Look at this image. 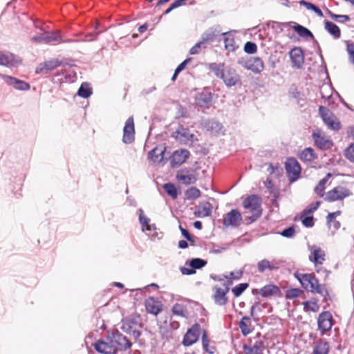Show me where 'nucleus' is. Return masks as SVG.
<instances>
[{
	"label": "nucleus",
	"instance_id": "22",
	"mask_svg": "<svg viewBox=\"0 0 354 354\" xmlns=\"http://www.w3.org/2000/svg\"><path fill=\"white\" fill-rule=\"evenodd\" d=\"M212 205L208 201H202L195 207L194 215L196 217L204 218L211 215Z\"/></svg>",
	"mask_w": 354,
	"mask_h": 354
},
{
	"label": "nucleus",
	"instance_id": "47",
	"mask_svg": "<svg viewBox=\"0 0 354 354\" xmlns=\"http://www.w3.org/2000/svg\"><path fill=\"white\" fill-rule=\"evenodd\" d=\"M328 15L330 18L339 23H345L350 21V17L346 15H336L328 10Z\"/></svg>",
	"mask_w": 354,
	"mask_h": 354
},
{
	"label": "nucleus",
	"instance_id": "54",
	"mask_svg": "<svg viewBox=\"0 0 354 354\" xmlns=\"http://www.w3.org/2000/svg\"><path fill=\"white\" fill-rule=\"evenodd\" d=\"M300 218L301 220L302 224L306 227H311L314 225V218L313 216H303L301 218V215L300 216Z\"/></svg>",
	"mask_w": 354,
	"mask_h": 354
},
{
	"label": "nucleus",
	"instance_id": "38",
	"mask_svg": "<svg viewBox=\"0 0 354 354\" xmlns=\"http://www.w3.org/2000/svg\"><path fill=\"white\" fill-rule=\"evenodd\" d=\"M202 344L204 351L209 354H214L216 352V347L209 346V339L206 330L203 331Z\"/></svg>",
	"mask_w": 354,
	"mask_h": 354
},
{
	"label": "nucleus",
	"instance_id": "16",
	"mask_svg": "<svg viewBox=\"0 0 354 354\" xmlns=\"http://www.w3.org/2000/svg\"><path fill=\"white\" fill-rule=\"evenodd\" d=\"M135 139V127L133 117H129L126 122L123 129V138L122 140L124 143H131Z\"/></svg>",
	"mask_w": 354,
	"mask_h": 354
},
{
	"label": "nucleus",
	"instance_id": "11",
	"mask_svg": "<svg viewBox=\"0 0 354 354\" xmlns=\"http://www.w3.org/2000/svg\"><path fill=\"white\" fill-rule=\"evenodd\" d=\"M319 329L322 333L329 331L333 325V319L329 311H324L319 314L317 319Z\"/></svg>",
	"mask_w": 354,
	"mask_h": 354
},
{
	"label": "nucleus",
	"instance_id": "34",
	"mask_svg": "<svg viewBox=\"0 0 354 354\" xmlns=\"http://www.w3.org/2000/svg\"><path fill=\"white\" fill-rule=\"evenodd\" d=\"M212 97L210 93H201L196 97V103L200 106L208 107L212 102Z\"/></svg>",
	"mask_w": 354,
	"mask_h": 354
},
{
	"label": "nucleus",
	"instance_id": "29",
	"mask_svg": "<svg viewBox=\"0 0 354 354\" xmlns=\"http://www.w3.org/2000/svg\"><path fill=\"white\" fill-rule=\"evenodd\" d=\"M165 149L155 147L148 153V159L153 163H160L164 159Z\"/></svg>",
	"mask_w": 354,
	"mask_h": 354
},
{
	"label": "nucleus",
	"instance_id": "3",
	"mask_svg": "<svg viewBox=\"0 0 354 354\" xmlns=\"http://www.w3.org/2000/svg\"><path fill=\"white\" fill-rule=\"evenodd\" d=\"M261 198L253 194L248 196L243 202V207L252 215L248 217L250 223L257 221L262 214Z\"/></svg>",
	"mask_w": 354,
	"mask_h": 354
},
{
	"label": "nucleus",
	"instance_id": "25",
	"mask_svg": "<svg viewBox=\"0 0 354 354\" xmlns=\"http://www.w3.org/2000/svg\"><path fill=\"white\" fill-rule=\"evenodd\" d=\"M145 308L147 313L157 315L162 310V304L154 298L149 297L145 301Z\"/></svg>",
	"mask_w": 354,
	"mask_h": 354
},
{
	"label": "nucleus",
	"instance_id": "49",
	"mask_svg": "<svg viewBox=\"0 0 354 354\" xmlns=\"http://www.w3.org/2000/svg\"><path fill=\"white\" fill-rule=\"evenodd\" d=\"M12 62V55L5 54L3 52H0V65L1 66H10Z\"/></svg>",
	"mask_w": 354,
	"mask_h": 354
},
{
	"label": "nucleus",
	"instance_id": "8",
	"mask_svg": "<svg viewBox=\"0 0 354 354\" xmlns=\"http://www.w3.org/2000/svg\"><path fill=\"white\" fill-rule=\"evenodd\" d=\"M285 168L290 182H294L299 178L301 169L299 163L295 158H288L285 163Z\"/></svg>",
	"mask_w": 354,
	"mask_h": 354
},
{
	"label": "nucleus",
	"instance_id": "39",
	"mask_svg": "<svg viewBox=\"0 0 354 354\" xmlns=\"http://www.w3.org/2000/svg\"><path fill=\"white\" fill-rule=\"evenodd\" d=\"M292 28L300 37L313 38V33L308 29L299 24H295Z\"/></svg>",
	"mask_w": 354,
	"mask_h": 354
},
{
	"label": "nucleus",
	"instance_id": "58",
	"mask_svg": "<svg viewBox=\"0 0 354 354\" xmlns=\"http://www.w3.org/2000/svg\"><path fill=\"white\" fill-rule=\"evenodd\" d=\"M191 60L190 58L186 59L181 64H180L178 67L176 68V73H180L182 71L186 66L187 64Z\"/></svg>",
	"mask_w": 354,
	"mask_h": 354
},
{
	"label": "nucleus",
	"instance_id": "44",
	"mask_svg": "<svg viewBox=\"0 0 354 354\" xmlns=\"http://www.w3.org/2000/svg\"><path fill=\"white\" fill-rule=\"evenodd\" d=\"M172 313L174 315L180 316L182 317H186V308L181 304H176L172 307Z\"/></svg>",
	"mask_w": 354,
	"mask_h": 354
},
{
	"label": "nucleus",
	"instance_id": "57",
	"mask_svg": "<svg viewBox=\"0 0 354 354\" xmlns=\"http://www.w3.org/2000/svg\"><path fill=\"white\" fill-rule=\"evenodd\" d=\"M295 231L294 227H288V228L283 230L281 232V234L283 236L290 238L295 234Z\"/></svg>",
	"mask_w": 354,
	"mask_h": 354
},
{
	"label": "nucleus",
	"instance_id": "42",
	"mask_svg": "<svg viewBox=\"0 0 354 354\" xmlns=\"http://www.w3.org/2000/svg\"><path fill=\"white\" fill-rule=\"evenodd\" d=\"M139 214V221L140 224L142 225V231L148 230L150 231L151 230V226L149 225L150 219L144 215V212L142 209H140Z\"/></svg>",
	"mask_w": 354,
	"mask_h": 354
},
{
	"label": "nucleus",
	"instance_id": "7",
	"mask_svg": "<svg viewBox=\"0 0 354 354\" xmlns=\"http://www.w3.org/2000/svg\"><path fill=\"white\" fill-rule=\"evenodd\" d=\"M319 113L326 124L330 129L338 131L341 128V123L338 118L333 113L330 109L325 106H319Z\"/></svg>",
	"mask_w": 354,
	"mask_h": 354
},
{
	"label": "nucleus",
	"instance_id": "14",
	"mask_svg": "<svg viewBox=\"0 0 354 354\" xmlns=\"http://www.w3.org/2000/svg\"><path fill=\"white\" fill-rule=\"evenodd\" d=\"M113 344L116 347V353L118 351H125L131 348V342L124 335L120 333H114L111 335Z\"/></svg>",
	"mask_w": 354,
	"mask_h": 354
},
{
	"label": "nucleus",
	"instance_id": "26",
	"mask_svg": "<svg viewBox=\"0 0 354 354\" xmlns=\"http://www.w3.org/2000/svg\"><path fill=\"white\" fill-rule=\"evenodd\" d=\"M39 41L45 44H59L62 42L59 32H48L39 37Z\"/></svg>",
	"mask_w": 354,
	"mask_h": 354
},
{
	"label": "nucleus",
	"instance_id": "13",
	"mask_svg": "<svg viewBox=\"0 0 354 354\" xmlns=\"http://www.w3.org/2000/svg\"><path fill=\"white\" fill-rule=\"evenodd\" d=\"M140 316L138 315H132L125 317L122 321L121 328L126 333H134L138 326H140Z\"/></svg>",
	"mask_w": 354,
	"mask_h": 354
},
{
	"label": "nucleus",
	"instance_id": "46",
	"mask_svg": "<svg viewBox=\"0 0 354 354\" xmlns=\"http://www.w3.org/2000/svg\"><path fill=\"white\" fill-rule=\"evenodd\" d=\"M92 94V90L86 84H82L78 90V95L84 98L88 97Z\"/></svg>",
	"mask_w": 354,
	"mask_h": 354
},
{
	"label": "nucleus",
	"instance_id": "31",
	"mask_svg": "<svg viewBox=\"0 0 354 354\" xmlns=\"http://www.w3.org/2000/svg\"><path fill=\"white\" fill-rule=\"evenodd\" d=\"M264 348L263 343L261 342H257L252 346H243V351L245 354H263L262 350Z\"/></svg>",
	"mask_w": 354,
	"mask_h": 354
},
{
	"label": "nucleus",
	"instance_id": "24",
	"mask_svg": "<svg viewBox=\"0 0 354 354\" xmlns=\"http://www.w3.org/2000/svg\"><path fill=\"white\" fill-rule=\"evenodd\" d=\"M1 76L5 80L8 84L13 86L16 89L26 91L30 88L29 84L24 81L8 75H1Z\"/></svg>",
	"mask_w": 354,
	"mask_h": 354
},
{
	"label": "nucleus",
	"instance_id": "51",
	"mask_svg": "<svg viewBox=\"0 0 354 354\" xmlns=\"http://www.w3.org/2000/svg\"><path fill=\"white\" fill-rule=\"evenodd\" d=\"M344 156L354 163V143L351 144L344 151Z\"/></svg>",
	"mask_w": 354,
	"mask_h": 354
},
{
	"label": "nucleus",
	"instance_id": "27",
	"mask_svg": "<svg viewBox=\"0 0 354 354\" xmlns=\"http://www.w3.org/2000/svg\"><path fill=\"white\" fill-rule=\"evenodd\" d=\"M279 268V263L274 261H269L264 259L257 263V270L260 273L264 272L266 270H274Z\"/></svg>",
	"mask_w": 354,
	"mask_h": 354
},
{
	"label": "nucleus",
	"instance_id": "37",
	"mask_svg": "<svg viewBox=\"0 0 354 354\" xmlns=\"http://www.w3.org/2000/svg\"><path fill=\"white\" fill-rule=\"evenodd\" d=\"M331 177V174L330 173L327 174L326 177L321 180H319L317 185L315 187V192L320 197L325 196L324 195V190L326 188V184L329 180V178Z\"/></svg>",
	"mask_w": 354,
	"mask_h": 354
},
{
	"label": "nucleus",
	"instance_id": "21",
	"mask_svg": "<svg viewBox=\"0 0 354 354\" xmlns=\"http://www.w3.org/2000/svg\"><path fill=\"white\" fill-rule=\"evenodd\" d=\"M189 156V151L187 149L176 150L172 155L171 165L176 167L183 164Z\"/></svg>",
	"mask_w": 354,
	"mask_h": 354
},
{
	"label": "nucleus",
	"instance_id": "45",
	"mask_svg": "<svg viewBox=\"0 0 354 354\" xmlns=\"http://www.w3.org/2000/svg\"><path fill=\"white\" fill-rule=\"evenodd\" d=\"M163 188L168 195L173 199H176L178 197V192L175 185L172 183H166L164 185Z\"/></svg>",
	"mask_w": 354,
	"mask_h": 354
},
{
	"label": "nucleus",
	"instance_id": "12",
	"mask_svg": "<svg viewBox=\"0 0 354 354\" xmlns=\"http://www.w3.org/2000/svg\"><path fill=\"white\" fill-rule=\"evenodd\" d=\"M242 221L241 214L237 209H232L229 212L223 220V224L225 227H239Z\"/></svg>",
	"mask_w": 354,
	"mask_h": 354
},
{
	"label": "nucleus",
	"instance_id": "64",
	"mask_svg": "<svg viewBox=\"0 0 354 354\" xmlns=\"http://www.w3.org/2000/svg\"><path fill=\"white\" fill-rule=\"evenodd\" d=\"M259 310V303L258 302H255L251 307V309H250V315L252 317H254V313Z\"/></svg>",
	"mask_w": 354,
	"mask_h": 354
},
{
	"label": "nucleus",
	"instance_id": "48",
	"mask_svg": "<svg viewBox=\"0 0 354 354\" xmlns=\"http://www.w3.org/2000/svg\"><path fill=\"white\" fill-rule=\"evenodd\" d=\"M248 287L247 283H239L232 289V292L235 297H239Z\"/></svg>",
	"mask_w": 354,
	"mask_h": 354
},
{
	"label": "nucleus",
	"instance_id": "62",
	"mask_svg": "<svg viewBox=\"0 0 354 354\" xmlns=\"http://www.w3.org/2000/svg\"><path fill=\"white\" fill-rule=\"evenodd\" d=\"M242 275V272H237L236 274L234 272H231L229 277H226V278H228L230 279H239Z\"/></svg>",
	"mask_w": 354,
	"mask_h": 354
},
{
	"label": "nucleus",
	"instance_id": "60",
	"mask_svg": "<svg viewBox=\"0 0 354 354\" xmlns=\"http://www.w3.org/2000/svg\"><path fill=\"white\" fill-rule=\"evenodd\" d=\"M180 230L181 232L182 235L187 239L190 240L191 239V235L189 233V232L184 229L181 225L179 226Z\"/></svg>",
	"mask_w": 354,
	"mask_h": 354
},
{
	"label": "nucleus",
	"instance_id": "53",
	"mask_svg": "<svg viewBox=\"0 0 354 354\" xmlns=\"http://www.w3.org/2000/svg\"><path fill=\"white\" fill-rule=\"evenodd\" d=\"M244 51L248 54H254L257 51V46L255 43L248 41L245 44Z\"/></svg>",
	"mask_w": 354,
	"mask_h": 354
},
{
	"label": "nucleus",
	"instance_id": "36",
	"mask_svg": "<svg viewBox=\"0 0 354 354\" xmlns=\"http://www.w3.org/2000/svg\"><path fill=\"white\" fill-rule=\"evenodd\" d=\"M299 158L302 161L311 162L316 158V154L312 148L308 147L304 149L299 154Z\"/></svg>",
	"mask_w": 354,
	"mask_h": 354
},
{
	"label": "nucleus",
	"instance_id": "17",
	"mask_svg": "<svg viewBox=\"0 0 354 354\" xmlns=\"http://www.w3.org/2000/svg\"><path fill=\"white\" fill-rule=\"evenodd\" d=\"M176 179L181 183L189 185L196 182L197 178L193 171L183 169L178 171Z\"/></svg>",
	"mask_w": 354,
	"mask_h": 354
},
{
	"label": "nucleus",
	"instance_id": "2",
	"mask_svg": "<svg viewBox=\"0 0 354 354\" xmlns=\"http://www.w3.org/2000/svg\"><path fill=\"white\" fill-rule=\"evenodd\" d=\"M209 69L216 77L222 79L227 86H234L240 81V77L235 70L224 68L223 64H211Z\"/></svg>",
	"mask_w": 354,
	"mask_h": 354
},
{
	"label": "nucleus",
	"instance_id": "1",
	"mask_svg": "<svg viewBox=\"0 0 354 354\" xmlns=\"http://www.w3.org/2000/svg\"><path fill=\"white\" fill-rule=\"evenodd\" d=\"M295 277L304 288L308 290L309 288V290L312 293L323 297L324 301H327L330 299L326 285L320 283L314 273H295Z\"/></svg>",
	"mask_w": 354,
	"mask_h": 354
},
{
	"label": "nucleus",
	"instance_id": "18",
	"mask_svg": "<svg viewBox=\"0 0 354 354\" xmlns=\"http://www.w3.org/2000/svg\"><path fill=\"white\" fill-rule=\"evenodd\" d=\"M312 136L315 145L321 149H328L333 146L332 140L324 136L320 130L314 131Z\"/></svg>",
	"mask_w": 354,
	"mask_h": 354
},
{
	"label": "nucleus",
	"instance_id": "4",
	"mask_svg": "<svg viewBox=\"0 0 354 354\" xmlns=\"http://www.w3.org/2000/svg\"><path fill=\"white\" fill-rule=\"evenodd\" d=\"M352 195L353 192L349 188L344 185H338L327 192L324 199L325 201L332 203L343 201Z\"/></svg>",
	"mask_w": 354,
	"mask_h": 354
},
{
	"label": "nucleus",
	"instance_id": "30",
	"mask_svg": "<svg viewBox=\"0 0 354 354\" xmlns=\"http://www.w3.org/2000/svg\"><path fill=\"white\" fill-rule=\"evenodd\" d=\"M341 211H336L329 213L326 216L327 223L328 227L337 230L340 228L341 224L339 221L336 220V217L341 214Z\"/></svg>",
	"mask_w": 354,
	"mask_h": 354
},
{
	"label": "nucleus",
	"instance_id": "40",
	"mask_svg": "<svg viewBox=\"0 0 354 354\" xmlns=\"http://www.w3.org/2000/svg\"><path fill=\"white\" fill-rule=\"evenodd\" d=\"M201 195V191L196 187H190L185 193V198L187 200H196Z\"/></svg>",
	"mask_w": 354,
	"mask_h": 354
},
{
	"label": "nucleus",
	"instance_id": "5",
	"mask_svg": "<svg viewBox=\"0 0 354 354\" xmlns=\"http://www.w3.org/2000/svg\"><path fill=\"white\" fill-rule=\"evenodd\" d=\"M228 285L223 282L214 285L212 288V299L218 306H225L228 301L227 296L229 292Z\"/></svg>",
	"mask_w": 354,
	"mask_h": 354
},
{
	"label": "nucleus",
	"instance_id": "6",
	"mask_svg": "<svg viewBox=\"0 0 354 354\" xmlns=\"http://www.w3.org/2000/svg\"><path fill=\"white\" fill-rule=\"evenodd\" d=\"M310 251L308 259L313 263L315 271L319 273L322 271V265L326 260V252L317 246H312Z\"/></svg>",
	"mask_w": 354,
	"mask_h": 354
},
{
	"label": "nucleus",
	"instance_id": "61",
	"mask_svg": "<svg viewBox=\"0 0 354 354\" xmlns=\"http://www.w3.org/2000/svg\"><path fill=\"white\" fill-rule=\"evenodd\" d=\"M181 272L183 274L189 275L195 273V270L192 268H181L180 269Z\"/></svg>",
	"mask_w": 354,
	"mask_h": 354
},
{
	"label": "nucleus",
	"instance_id": "28",
	"mask_svg": "<svg viewBox=\"0 0 354 354\" xmlns=\"http://www.w3.org/2000/svg\"><path fill=\"white\" fill-rule=\"evenodd\" d=\"M281 290L279 288L274 284L264 286L259 290V294L263 297H270L274 295H279Z\"/></svg>",
	"mask_w": 354,
	"mask_h": 354
},
{
	"label": "nucleus",
	"instance_id": "19",
	"mask_svg": "<svg viewBox=\"0 0 354 354\" xmlns=\"http://www.w3.org/2000/svg\"><path fill=\"white\" fill-rule=\"evenodd\" d=\"M62 61L55 58L48 61L40 63L36 68L37 73H47L48 72L53 71L57 67L60 66Z\"/></svg>",
	"mask_w": 354,
	"mask_h": 354
},
{
	"label": "nucleus",
	"instance_id": "43",
	"mask_svg": "<svg viewBox=\"0 0 354 354\" xmlns=\"http://www.w3.org/2000/svg\"><path fill=\"white\" fill-rule=\"evenodd\" d=\"M328 344L326 342H321L315 347L313 354H328Z\"/></svg>",
	"mask_w": 354,
	"mask_h": 354
},
{
	"label": "nucleus",
	"instance_id": "15",
	"mask_svg": "<svg viewBox=\"0 0 354 354\" xmlns=\"http://www.w3.org/2000/svg\"><path fill=\"white\" fill-rule=\"evenodd\" d=\"M243 66L255 74L260 73L264 69L263 61L259 57H253L246 59Z\"/></svg>",
	"mask_w": 354,
	"mask_h": 354
},
{
	"label": "nucleus",
	"instance_id": "50",
	"mask_svg": "<svg viewBox=\"0 0 354 354\" xmlns=\"http://www.w3.org/2000/svg\"><path fill=\"white\" fill-rule=\"evenodd\" d=\"M206 261L199 258H196L191 260L189 265L194 270H195L203 268L206 265Z\"/></svg>",
	"mask_w": 354,
	"mask_h": 354
},
{
	"label": "nucleus",
	"instance_id": "55",
	"mask_svg": "<svg viewBox=\"0 0 354 354\" xmlns=\"http://www.w3.org/2000/svg\"><path fill=\"white\" fill-rule=\"evenodd\" d=\"M204 41H199L196 43L189 50L191 55H196L200 53L202 46L204 44Z\"/></svg>",
	"mask_w": 354,
	"mask_h": 354
},
{
	"label": "nucleus",
	"instance_id": "56",
	"mask_svg": "<svg viewBox=\"0 0 354 354\" xmlns=\"http://www.w3.org/2000/svg\"><path fill=\"white\" fill-rule=\"evenodd\" d=\"M350 61L354 64V44L353 43L348 44L346 47Z\"/></svg>",
	"mask_w": 354,
	"mask_h": 354
},
{
	"label": "nucleus",
	"instance_id": "59",
	"mask_svg": "<svg viewBox=\"0 0 354 354\" xmlns=\"http://www.w3.org/2000/svg\"><path fill=\"white\" fill-rule=\"evenodd\" d=\"M99 33H100L99 32H91V33L87 35L86 36V40L88 41H91L96 39Z\"/></svg>",
	"mask_w": 354,
	"mask_h": 354
},
{
	"label": "nucleus",
	"instance_id": "63",
	"mask_svg": "<svg viewBox=\"0 0 354 354\" xmlns=\"http://www.w3.org/2000/svg\"><path fill=\"white\" fill-rule=\"evenodd\" d=\"M265 185H266V188L268 189H269L270 192L272 191L274 185H273L272 180L270 178L266 179V180L265 182Z\"/></svg>",
	"mask_w": 354,
	"mask_h": 354
},
{
	"label": "nucleus",
	"instance_id": "10",
	"mask_svg": "<svg viewBox=\"0 0 354 354\" xmlns=\"http://www.w3.org/2000/svg\"><path fill=\"white\" fill-rule=\"evenodd\" d=\"M201 326L198 324H194L185 333L183 344L185 346H189L196 343L199 337Z\"/></svg>",
	"mask_w": 354,
	"mask_h": 354
},
{
	"label": "nucleus",
	"instance_id": "9",
	"mask_svg": "<svg viewBox=\"0 0 354 354\" xmlns=\"http://www.w3.org/2000/svg\"><path fill=\"white\" fill-rule=\"evenodd\" d=\"M95 349L103 354H115L116 347L113 346L111 336H108L106 340L99 339L94 344Z\"/></svg>",
	"mask_w": 354,
	"mask_h": 354
},
{
	"label": "nucleus",
	"instance_id": "33",
	"mask_svg": "<svg viewBox=\"0 0 354 354\" xmlns=\"http://www.w3.org/2000/svg\"><path fill=\"white\" fill-rule=\"evenodd\" d=\"M239 328L244 336L248 335L252 332V324L250 318L248 317H243L239 322Z\"/></svg>",
	"mask_w": 354,
	"mask_h": 354
},
{
	"label": "nucleus",
	"instance_id": "20",
	"mask_svg": "<svg viewBox=\"0 0 354 354\" xmlns=\"http://www.w3.org/2000/svg\"><path fill=\"white\" fill-rule=\"evenodd\" d=\"M291 62L297 68H301L304 63V55L303 50L299 47L293 48L290 51Z\"/></svg>",
	"mask_w": 354,
	"mask_h": 354
},
{
	"label": "nucleus",
	"instance_id": "41",
	"mask_svg": "<svg viewBox=\"0 0 354 354\" xmlns=\"http://www.w3.org/2000/svg\"><path fill=\"white\" fill-rule=\"evenodd\" d=\"M304 291L300 288H290L285 292V297L288 299H293L299 297Z\"/></svg>",
	"mask_w": 354,
	"mask_h": 354
},
{
	"label": "nucleus",
	"instance_id": "32",
	"mask_svg": "<svg viewBox=\"0 0 354 354\" xmlns=\"http://www.w3.org/2000/svg\"><path fill=\"white\" fill-rule=\"evenodd\" d=\"M324 28L334 39H337L341 37L340 29L335 24L329 21H326L324 22Z\"/></svg>",
	"mask_w": 354,
	"mask_h": 354
},
{
	"label": "nucleus",
	"instance_id": "23",
	"mask_svg": "<svg viewBox=\"0 0 354 354\" xmlns=\"http://www.w3.org/2000/svg\"><path fill=\"white\" fill-rule=\"evenodd\" d=\"M175 138L181 143H187L188 142L192 141L194 135L190 132V131L183 127H180L175 131Z\"/></svg>",
	"mask_w": 354,
	"mask_h": 354
},
{
	"label": "nucleus",
	"instance_id": "52",
	"mask_svg": "<svg viewBox=\"0 0 354 354\" xmlns=\"http://www.w3.org/2000/svg\"><path fill=\"white\" fill-rule=\"evenodd\" d=\"M320 202L317 201L315 203L310 204L307 208L304 209L301 212V218L303 216L313 213L319 206Z\"/></svg>",
	"mask_w": 354,
	"mask_h": 354
},
{
	"label": "nucleus",
	"instance_id": "35",
	"mask_svg": "<svg viewBox=\"0 0 354 354\" xmlns=\"http://www.w3.org/2000/svg\"><path fill=\"white\" fill-rule=\"evenodd\" d=\"M304 306V309L306 311H311V312H318L320 306L318 303V299L316 298H313L309 301H306L302 303Z\"/></svg>",
	"mask_w": 354,
	"mask_h": 354
}]
</instances>
